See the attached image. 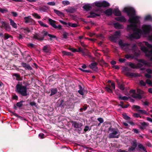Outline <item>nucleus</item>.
Returning a JSON list of instances; mask_svg holds the SVG:
<instances>
[{
    "instance_id": "obj_34",
    "label": "nucleus",
    "mask_w": 152,
    "mask_h": 152,
    "mask_svg": "<svg viewBox=\"0 0 152 152\" xmlns=\"http://www.w3.org/2000/svg\"><path fill=\"white\" fill-rule=\"evenodd\" d=\"M38 22L41 26L45 27H48V26L47 25L41 21L39 20V21H38Z\"/></svg>"
},
{
    "instance_id": "obj_7",
    "label": "nucleus",
    "mask_w": 152,
    "mask_h": 152,
    "mask_svg": "<svg viewBox=\"0 0 152 152\" xmlns=\"http://www.w3.org/2000/svg\"><path fill=\"white\" fill-rule=\"evenodd\" d=\"M102 12V10L100 8H98L94 10L93 11L90 13V15L88 16V17L94 18L96 16H99L100 15Z\"/></svg>"
},
{
    "instance_id": "obj_26",
    "label": "nucleus",
    "mask_w": 152,
    "mask_h": 152,
    "mask_svg": "<svg viewBox=\"0 0 152 152\" xmlns=\"http://www.w3.org/2000/svg\"><path fill=\"white\" fill-rule=\"evenodd\" d=\"M10 25L12 27L15 28H17V24L13 20L11 19H9Z\"/></svg>"
},
{
    "instance_id": "obj_59",
    "label": "nucleus",
    "mask_w": 152,
    "mask_h": 152,
    "mask_svg": "<svg viewBox=\"0 0 152 152\" xmlns=\"http://www.w3.org/2000/svg\"><path fill=\"white\" fill-rule=\"evenodd\" d=\"M141 125L142 126L144 127L147 126L148 125V124L145 122L142 123Z\"/></svg>"
},
{
    "instance_id": "obj_61",
    "label": "nucleus",
    "mask_w": 152,
    "mask_h": 152,
    "mask_svg": "<svg viewBox=\"0 0 152 152\" xmlns=\"http://www.w3.org/2000/svg\"><path fill=\"white\" fill-rule=\"evenodd\" d=\"M56 27H54L55 28H57L58 29H62V26L60 25L57 26L56 25Z\"/></svg>"
},
{
    "instance_id": "obj_54",
    "label": "nucleus",
    "mask_w": 152,
    "mask_h": 152,
    "mask_svg": "<svg viewBox=\"0 0 152 152\" xmlns=\"http://www.w3.org/2000/svg\"><path fill=\"white\" fill-rule=\"evenodd\" d=\"M132 108L133 109L135 108L137 110H138L140 108V107L139 106L137 105H134L132 106Z\"/></svg>"
},
{
    "instance_id": "obj_18",
    "label": "nucleus",
    "mask_w": 152,
    "mask_h": 152,
    "mask_svg": "<svg viewBox=\"0 0 152 152\" xmlns=\"http://www.w3.org/2000/svg\"><path fill=\"white\" fill-rule=\"evenodd\" d=\"M116 20L120 21L121 22H125L126 21V19L123 16H121L120 17H116L115 18Z\"/></svg>"
},
{
    "instance_id": "obj_29",
    "label": "nucleus",
    "mask_w": 152,
    "mask_h": 152,
    "mask_svg": "<svg viewBox=\"0 0 152 152\" xmlns=\"http://www.w3.org/2000/svg\"><path fill=\"white\" fill-rule=\"evenodd\" d=\"M110 6L109 3L105 1H102V7H105Z\"/></svg>"
},
{
    "instance_id": "obj_47",
    "label": "nucleus",
    "mask_w": 152,
    "mask_h": 152,
    "mask_svg": "<svg viewBox=\"0 0 152 152\" xmlns=\"http://www.w3.org/2000/svg\"><path fill=\"white\" fill-rule=\"evenodd\" d=\"M49 46L48 45L45 46L43 47V50L45 52H48L49 51Z\"/></svg>"
},
{
    "instance_id": "obj_53",
    "label": "nucleus",
    "mask_w": 152,
    "mask_h": 152,
    "mask_svg": "<svg viewBox=\"0 0 152 152\" xmlns=\"http://www.w3.org/2000/svg\"><path fill=\"white\" fill-rule=\"evenodd\" d=\"M110 87H111L110 88H111V89H114V90L115 89V84L114 83H112L111 84V86L110 85Z\"/></svg>"
},
{
    "instance_id": "obj_14",
    "label": "nucleus",
    "mask_w": 152,
    "mask_h": 152,
    "mask_svg": "<svg viewBox=\"0 0 152 152\" xmlns=\"http://www.w3.org/2000/svg\"><path fill=\"white\" fill-rule=\"evenodd\" d=\"M146 72L147 73L145 74V76L147 78H151V74H152V70L150 69H146Z\"/></svg>"
},
{
    "instance_id": "obj_13",
    "label": "nucleus",
    "mask_w": 152,
    "mask_h": 152,
    "mask_svg": "<svg viewBox=\"0 0 152 152\" xmlns=\"http://www.w3.org/2000/svg\"><path fill=\"white\" fill-rule=\"evenodd\" d=\"M94 5V4H86L83 6V8L86 11H88L92 8Z\"/></svg>"
},
{
    "instance_id": "obj_44",
    "label": "nucleus",
    "mask_w": 152,
    "mask_h": 152,
    "mask_svg": "<svg viewBox=\"0 0 152 152\" xmlns=\"http://www.w3.org/2000/svg\"><path fill=\"white\" fill-rule=\"evenodd\" d=\"M125 58L127 59H129L130 58H133L134 56L132 54H126L125 56Z\"/></svg>"
},
{
    "instance_id": "obj_11",
    "label": "nucleus",
    "mask_w": 152,
    "mask_h": 152,
    "mask_svg": "<svg viewBox=\"0 0 152 152\" xmlns=\"http://www.w3.org/2000/svg\"><path fill=\"white\" fill-rule=\"evenodd\" d=\"M41 34L42 37H44V36L48 35L50 37V39L51 40H52V38H55L56 37V36H55L48 34V32L45 31H42L41 33Z\"/></svg>"
},
{
    "instance_id": "obj_50",
    "label": "nucleus",
    "mask_w": 152,
    "mask_h": 152,
    "mask_svg": "<svg viewBox=\"0 0 152 152\" xmlns=\"http://www.w3.org/2000/svg\"><path fill=\"white\" fill-rule=\"evenodd\" d=\"M138 112L142 114H147V113L146 111L143 110H139Z\"/></svg>"
},
{
    "instance_id": "obj_49",
    "label": "nucleus",
    "mask_w": 152,
    "mask_h": 152,
    "mask_svg": "<svg viewBox=\"0 0 152 152\" xmlns=\"http://www.w3.org/2000/svg\"><path fill=\"white\" fill-rule=\"evenodd\" d=\"M7 12V9H2L0 7V12H1L2 13H4Z\"/></svg>"
},
{
    "instance_id": "obj_64",
    "label": "nucleus",
    "mask_w": 152,
    "mask_h": 152,
    "mask_svg": "<svg viewBox=\"0 0 152 152\" xmlns=\"http://www.w3.org/2000/svg\"><path fill=\"white\" fill-rule=\"evenodd\" d=\"M36 104V103L34 102H31L30 103V105L32 106H35Z\"/></svg>"
},
{
    "instance_id": "obj_8",
    "label": "nucleus",
    "mask_w": 152,
    "mask_h": 152,
    "mask_svg": "<svg viewBox=\"0 0 152 152\" xmlns=\"http://www.w3.org/2000/svg\"><path fill=\"white\" fill-rule=\"evenodd\" d=\"M120 31H116L113 35H112L109 37L110 39L114 42H116L118 38L120 37Z\"/></svg>"
},
{
    "instance_id": "obj_55",
    "label": "nucleus",
    "mask_w": 152,
    "mask_h": 152,
    "mask_svg": "<svg viewBox=\"0 0 152 152\" xmlns=\"http://www.w3.org/2000/svg\"><path fill=\"white\" fill-rule=\"evenodd\" d=\"M47 4L49 5L54 6L55 5V3L54 2H50L47 3Z\"/></svg>"
},
{
    "instance_id": "obj_25",
    "label": "nucleus",
    "mask_w": 152,
    "mask_h": 152,
    "mask_svg": "<svg viewBox=\"0 0 152 152\" xmlns=\"http://www.w3.org/2000/svg\"><path fill=\"white\" fill-rule=\"evenodd\" d=\"M48 22L50 24L53 28L56 27V25L55 24V21L50 18H49L48 20Z\"/></svg>"
},
{
    "instance_id": "obj_4",
    "label": "nucleus",
    "mask_w": 152,
    "mask_h": 152,
    "mask_svg": "<svg viewBox=\"0 0 152 152\" xmlns=\"http://www.w3.org/2000/svg\"><path fill=\"white\" fill-rule=\"evenodd\" d=\"M109 130L111 133L109 134L108 137L109 138H118L120 135V132L118 130L114 128H109Z\"/></svg>"
},
{
    "instance_id": "obj_3",
    "label": "nucleus",
    "mask_w": 152,
    "mask_h": 152,
    "mask_svg": "<svg viewBox=\"0 0 152 152\" xmlns=\"http://www.w3.org/2000/svg\"><path fill=\"white\" fill-rule=\"evenodd\" d=\"M16 92L23 96H26L28 94L27 92V86L23 85L21 83H19L16 86Z\"/></svg>"
},
{
    "instance_id": "obj_15",
    "label": "nucleus",
    "mask_w": 152,
    "mask_h": 152,
    "mask_svg": "<svg viewBox=\"0 0 152 152\" xmlns=\"http://www.w3.org/2000/svg\"><path fill=\"white\" fill-rule=\"evenodd\" d=\"M72 124L74 127L76 128H80L82 126V124L80 123H77L75 121H72Z\"/></svg>"
},
{
    "instance_id": "obj_57",
    "label": "nucleus",
    "mask_w": 152,
    "mask_h": 152,
    "mask_svg": "<svg viewBox=\"0 0 152 152\" xmlns=\"http://www.w3.org/2000/svg\"><path fill=\"white\" fill-rule=\"evenodd\" d=\"M97 120L100 122V124L104 122L103 119L101 118H98Z\"/></svg>"
},
{
    "instance_id": "obj_63",
    "label": "nucleus",
    "mask_w": 152,
    "mask_h": 152,
    "mask_svg": "<svg viewBox=\"0 0 152 152\" xmlns=\"http://www.w3.org/2000/svg\"><path fill=\"white\" fill-rule=\"evenodd\" d=\"M133 116L136 118H138L139 117H140V115L138 113H134L133 114Z\"/></svg>"
},
{
    "instance_id": "obj_37",
    "label": "nucleus",
    "mask_w": 152,
    "mask_h": 152,
    "mask_svg": "<svg viewBox=\"0 0 152 152\" xmlns=\"http://www.w3.org/2000/svg\"><path fill=\"white\" fill-rule=\"evenodd\" d=\"M144 20L145 21L151 20H152V17L150 15H146L144 18Z\"/></svg>"
},
{
    "instance_id": "obj_16",
    "label": "nucleus",
    "mask_w": 152,
    "mask_h": 152,
    "mask_svg": "<svg viewBox=\"0 0 152 152\" xmlns=\"http://www.w3.org/2000/svg\"><path fill=\"white\" fill-rule=\"evenodd\" d=\"M34 38L36 39L39 41L42 40L44 39V37H42L40 34H36L34 35L33 37Z\"/></svg>"
},
{
    "instance_id": "obj_32",
    "label": "nucleus",
    "mask_w": 152,
    "mask_h": 152,
    "mask_svg": "<svg viewBox=\"0 0 152 152\" xmlns=\"http://www.w3.org/2000/svg\"><path fill=\"white\" fill-rule=\"evenodd\" d=\"M96 6L98 7H102V1H96L94 3Z\"/></svg>"
},
{
    "instance_id": "obj_9",
    "label": "nucleus",
    "mask_w": 152,
    "mask_h": 152,
    "mask_svg": "<svg viewBox=\"0 0 152 152\" xmlns=\"http://www.w3.org/2000/svg\"><path fill=\"white\" fill-rule=\"evenodd\" d=\"M59 21L62 24L65 25L67 27L70 26L72 27L75 28L79 26V25L76 23H72L70 22H68L67 23L62 20H59Z\"/></svg>"
},
{
    "instance_id": "obj_33",
    "label": "nucleus",
    "mask_w": 152,
    "mask_h": 152,
    "mask_svg": "<svg viewBox=\"0 0 152 152\" xmlns=\"http://www.w3.org/2000/svg\"><path fill=\"white\" fill-rule=\"evenodd\" d=\"M51 94L50 96H51L52 95H54L57 92V90L56 88H52L51 89Z\"/></svg>"
},
{
    "instance_id": "obj_62",
    "label": "nucleus",
    "mask_w": 152,
    "mask_h": 152,
    "mask_svg": "<svg viewBox=\"0 0 152 152\" xmlns=\"http://www.w3.org/2000/svg\"><path fill=\"white\" fill-rule=\"evenodd\" d=\"M69 50H71L73 52H75L77 51V49L73 48H70Z\"/></svg>"
},
{
    "instance_id": "obj_48",
    "label": "nucleus",
    "mask_w": 152,
    "mask_h": 152,
    "mask_svg": "<svg viewBox=\"0 0 152 152\" xmlns=\"http://www.w3.org/2000/svg\"><path fill=\"white\" fill-rule=\"evenodd\" d=\"M62 3L64 5H68L70 4L69 1H62Z\"/></svg>"
},
{
    "instance_id": "obj_41",
    "label": "nucleus",
    "mask_w": 152,
    "mask_h": 152,
    "mask_svg": "<svg viewBox=\"0 0 152 152\" xmlns=\"http://www.w3.org/2000/svg\"><path fill=\"white\" fill-rule=\"evenodd\" d=\"M32 15L34 18L38 19H39L41 18V17L37 13H34L32 14Z\"/></svg>"
},
{
    "instance_id": "obj_39",
    "label": "nucleus",
    "mask_w": 152,
    "mask_h": 152,
    "mask_svg": "<svg viewBox=\"0 0 152 152\" xmlns=\"http://www.w3.org/2000/svg\"><path fill=\"white\" fill-rule=\"evenodd\" d=\"M138 147L140 149H142L145 152H147L145 148L141 144H139L138 145Z\"/></svg>"
},
{
    "instance_id": "obj_2",
    "label": "nucleus",
    "mask_w": 152,
    "mask_h": 152,
    "mask_svg": "<svg viewBox=\"0 0 152 152\" xmlns=\"http://www.w3.org/2000/svg\"><path fill=\"white\" fill-rule=\"evenodd\" d=\"M118 44L121 48L124 51L128 52L132 50V52L135 55L136 45L131 44L130 43H124L122 40L118 42Z\"/></svg>"
},
{
    "instance_id": "obj_30",
    "label": "nucleus",
    "mask_w": 152,
    "mask_h": 152,
    "mask_svg": "<svg viewBox=\"0 0 152 152\" xmlns=\"http://www.w3.org/2000/svg\"><path fill=\"white\" fill-rule=\"evenodd\" d=\"M81 53L84 56H88L89 55V53L88 51L85 49H83Z\"/></svg>"
},
{
    "instance_id": "obj_17",
    "label": "nucleus",
    "mask_w": 152,
    "mask_h": 152,
    "mask_svg": "<svg viewBox=\"0 0 152 152\" xmlns=\"http://www.w3.org/2000/svg\"><path fill=\"white\" fill-rule=\"evenodd\" d=\"M137 61L139 62L142 63L143 65L145 66H151L150 63L147 61L144 60L143 59H138L137 60Z\"/></svg>"
},
{
    "instance_id": "obj_51",
    "label": "nucleus",
    "mask_w": 152,
    "mask_h": 152,
    "mask_svg": "<svg viewBox=\"0 0 152 152\" xmlns=\"http://www.w3.org/2000/svg\"><path fill=\"white\" fill-rule=\"evenodd\" d=\"M66 11L67 12L69 13H72L73 11L72 9L71 8L66 9Z\"/></svg>"
},
{
    "instance_id": "obj_19",
    "label": "nucleus",
    "mask_w": 152,
    "mask_h": 152,
    "mask_svg": "<svg viewBox=\"0 0 152 152\" xmlns=\"http://www.w3.org/2000/svg\"><path fill=\"white\" fill-rule=\"evenodd\" d=\"M113 25L115 28L116 29H121L123 28H124L123 25L118 23H113Z\"/></svg>"
},
{
    "instance_id": "obj_60",
    "label": "nucleus",
    "mask_w": 152,
    "mask_h": 152,
    "mask_svg": "<svg viewBox=\"0 0 152 152\" xmlns=\"http://www.w3.org/2000/svg\"><path fill=\"white\" fill-rule=\"evenodd\" d=\"M141 85L143 86H145L146 85V83L142 80H140V82Z\"/></svg>"
},
{
    "instance_id": "obj_22",
    "label": "nucleus",
    "mask_w": 152,
    "mask_h": 152,
    "mask_svg": "<svg viewBox=\"0 0 152 152\" xmlns=\"http://www.w3.org/2000/svg\"><path fill=\"white\" fill-rule=\"evenodd\" d=\"M129 66L133 68H137V67H138L139 68H141L142 66V65L140 63H138L137 65V66L136 65L132 63H130L129 64Z\"/></svg>"
},
{
    "instance_id": "obj_56",
    "label": "nucleus",
    "mask_w": 152,
    "mask_h": 152,
    "mask_svg": "<svg viewBox=\"0 0 152 152\" xmlns=\"http://www.w3.org/2000/svg\"><path fill=\"white\" fill-rule=\"evenodd\" d=\"M28 46L30 48H34V45L32 43H29L28 44Z\"/></svg>"
},
{
    "instance_id": "obj_58",
    "label": "nucleus",
    "mask_w": 152,
    "mask_h": 152,
    "mask_svg": "<svg viewBox=\"0 0 152 152\" xmlns=\"http://www.w3.org/2000/svg\"><path fill=\"white\" fill-rule=\"evenodd\" d=\"M39 136L41 139L44 138L45 137V135L42 133H40L39 135Z\"/></svg>"
},
{
    "instance_id": "obj_36",
    "label": "nucleus",
    "mask_w": 152,
    "mask_h": 152,
    "mask_svg": "<svg viewBox=\"0 0 152 152\" xmlns=\"http://www.w3.org/2000/svg\"><path fill=\"white\" fill-rule=\"evenodd\" d=\"M79 87L80 88V90L78 91V92L80 94L83 95V89L81 86L80 85L79 86Z\"/></svg>"
},
{
    "instance_id": "obj_42",
    "label": "nucleus",
    "mask_w": 152,
    "mask_h": 152,
    "mask_svg": "<svg viewBox=\"0 0 152 152\" xmlns=\"http://www.w3.org/2000/svg\"><path fill=\"white\" fill-rule=\"evenodd\" d=\"M118 98L120 100H126L128 99V98L126 96H122L121 95H119Z\"/></svg>"
},
{
    "instance_id": "obj_28",
    "label": "nucleus",
    "mask_w": 152,
    "mask_h": 152,
    "mask_svg": "<svg viewBox=\"0 0 152 152\" xmlns=\"http://www.w3.org/2000/svg\"><path fill=\"white\" fill-rule=\"evenodd\" d=\"M21 65L22 66L24 67L26 69L29 70H31L32 69V68L28 64L22 63Z\"/></svg>"
},
{
    "instance_id": "obj_35",
    "label": "nucleus",
    "mask_w": 152,
    "mask_h": 152,
    "mask_svg": "<svg viewBox=\"0 0 152 152\" xmlns=\"http://www.w3.org/2000/svg\"><path fill=\"white\" fill-rule=\"evenodd\" d=\"M62 53L64 56H71L72 55V54L71 53L64 51H62Z\"/></svg>"
},
{
    "instance_id": "obj_10",
    "label": "nucleus",
    "mask_w": 152,
    "mask_h": 152,
    "mask_svg": "<svg viewBox=\"0 0 152 152\" xmlns=\"http://www.w3.org/2000/svg\"><path fill=\"white\" fill-rule=\"evenodd\" d=\"M98 63L94 61L91 63L89 66L91 69L94 71H97L98 70L97 66Z\"/></svg>"
},
{
    "instance_id": "obj_6",
    "label": "nucleus",
    "mask_w": 152,
    "mask_h": 152,
    "mask_svg": "<svg viewBox=\"0 0 152 152\" xmlns=\"http://www.w3.org/2000/svg\"><path fill=\"white\" fill-rule=\"evenodd\" d=\"M123 70L124 74L127 76L135 77H139L140 76V75L137 73H132L128 72L130 70V69L127 66L124 67L123 68Z\"/></svg>"
},
{
    "instance_id": "obj_1",
    "label": "nucleus",
    "mask_w": 152,
    "mask_h": 152,
    "mask_svg": "<svg viewBox=\"0 0 152 152\" xmlns=\"http://www.w3.org/2000/svg\"><path fill=\"white\" fill-rule=\"evenodd\" d=\"M138 45L141 47V50L145 53V56L152 61V45L145 41L139 43Z\"/></svg>"
},
{
    "instance_id": "obj_38",
    "label": "nucleus",
    "mask_w": 152,
    "mask_h": 152,
    "mask_svg": "<svg viewBox=\"0 0 152 152\" xmlns=\"http://www.w3.org/2000/svg\"><path fill=\"white\" fill-rule=\"evenodd\" d=\"M124 118L126 120H129L130 119V117L127 115L126 114L124 113L122 114Z\"/></svg>"
},
{
    "instance_id": "obj_40",
    "label": "nucleus",
    "mask_w": 152,
    "mask_h": 152,
    "mask_svg": "<svg viewBox=\"0 0 152 152\" xmlns=\"http://www.w3.org/2000/svg\"><path fill=\"white\" fill-rule=\"evenodd\" d=\"M4 27L5 29L7 30L10 31V27L9 24L6 23L3 26Z\"/></svg>"
},
{
    "instance_id": "obj_24",
    "label": "nucleus",
    "mask_w": 152,
    "mask_h": 152,
    "mask_svg": "<svg viewBox=\"0 0 152 152\" xmlns=\"http://www.w3.org/2000/svg\"><path fill=\"white\" fill-rule=\"evenodd\" d=\"M25 23H30L32 22L33 20L31 18V16L25 17L24 18Z\"/></svg>"
},
{
    "instance_id": "obj_27",
    "label": "nucleus",
    "mask_w": 152,
    "mask_h": 152,
    "mask_svg": "<svg viewBox=\"0 0 152 152\" xmlns=\"http://www.w3.org/2000/svg\"><path fill=\"white\" fill-rule=\"evenodd\" d=\"M113 12V10L112 9L110 8L105 10L104 13L107 15H110Z\"/></svg>"
},
{
    "instance_id": "obj_43",
    "label": "nucleus",
    "mask_w": 152,
    "mask_h": 152,
    "mask_svg": "<svg viewBox=\"0 0 152 152\" xmlns=\"http://www.w3.org/2000/svg\"><path fill=\"white\" fill-rule=\"evenodd\" d=\"M111 87L110 85L108 86L107 87H106L105 89L109 93H112V89L110 88Z\"/></svg>"
},
{
    "instance_id": "obj_31",
    "label": "nucleus",
    "mask_w": 152,
    "mask_h": 152,
    "mask_svg": "<svg viewBox=\"0 0 152 152\" xmlns=\"http://www.w3.org/2000/svg\"><path fill=\"white\" fill-rule=\"evenodd\" d=\"M54 11L55 13H56L58 16H63L64 15V14L62 12L58 10L54 9Z\"/></svg>"
},
{
    "instance_id": "obj_23",
    "label": "nucleus",
    "mask_w": 152,
    "mask_h": 152,
    "mask_svg": "<svg viewBox=\"0 0 152 152\" xmlns=\"http://www.w3.org/2000/svg\"><path fill=\"white\" fill-rule=\"evenodd\" d=\"M38 10L40 12H45L48 9V7L45 6L40 7L38 8Z\"/></svg>"
},
{
    "instance_id": "obj_52",
    "label": "nucleus",
    "mask_w": 152,
    "mask_h": 152,
    "mask_svg": "<svg viewBox=\"0 0 152 152\" xmlns=\"http://www.w3.org/2000/svg\"><path fill=\"white\" fill-rule=\"evenodd\" d=\"M146 83L149 85H152V81L149 79H147L146 80Z\"/></svg>"
},
{
    "instance_id": "obj_46",
    "label": "nucleus",
    "mask_w": 152,
    "mask_h": 152,
    "mask_svg": "<svg viewBox=\"0 0 152 152\" xmlns=\"http://www.w3.org/2000/svg\"><path fill=\"white\" fill-rule=\"evenodd\" d=\"M118 88L121 90H124V87L123 84L118 83Z\"/></svg>"
},
{
    "instance_id": "obj_21",
    "label": "nucleus",
    "mask_w": 152,
    "mask_h": 152,
    "mask_svg": "<svg viewBox=\"0 0 152 152\" xmlns=\"http://www.w3.org/2000/svg\"><path fill=\"white\" fill-rule=\"evenodd\" d=\"M20 31L21 32H24L25 34H27L30 32V30L27 27L22 28L20 29Z\"/></svg>"
},
{
    "instance_id": "obj_5",
    "label": "nucleus",
    "mask_w": 152,
    "mask_h": 152,
    "mask_svg": "<svg viewBox=\"0 0 152 152\" xmlns=\"http://www.w3.org/2000/svg\"><path fill=\"white\" fill-rule=\"evenodd\" d=\"M130 92L133 93L132 95V97L139 99L142 98L144 94L143 91L139 89H137V93H135V90H131Z\"/></svg>"
},
{
    "instance_id": "obj_45",
    "label": "nucleus",
    "mask_w": 152,
    "mask_h": 152,
    "mask_svg": "<svg viewBox=\"0 0 152 152\" xmlns=\"http://www.w3.org/2000/svg\"><path fill=\"white\" fill-rule=\"evenodd\" d=\"M24 102L23 101H21L20 102H18L16 104L17 106L19 107H21L23 105V103Z\"/></svg>"
},
{
    "instance_id": "obj_12",
    "label": "nucleus",
    "mask_w": 152,
    "mask_h": 152,
    "mask_svg": "<svg viewBox=\"0 0 152 152\" xmlns=\"http://www.w3.org/2000/svg\"><path fill=\"white\" fill-rule=\"evenodd\" d=\"M137 146V140H134L133 141L132 146L129 148L128 151H130L134 150Z\"/></svg>"
},
{
    "instance_id": "obj_20",
    "label": "nucleus",
    "mask_w": 152,
    "mask_h": 152,
    "mask_svg": "<svg viewBox=\"0 0 152 152\" xmlns=\"http://www.w3.org/2000/svg\"><path fill=\"white\" fill-rule=\"evenodd\" d=\"M113 13L116 16H119L121 15V12L118 8H117L114 10Z\"/></svg>"
}]
</instances>
